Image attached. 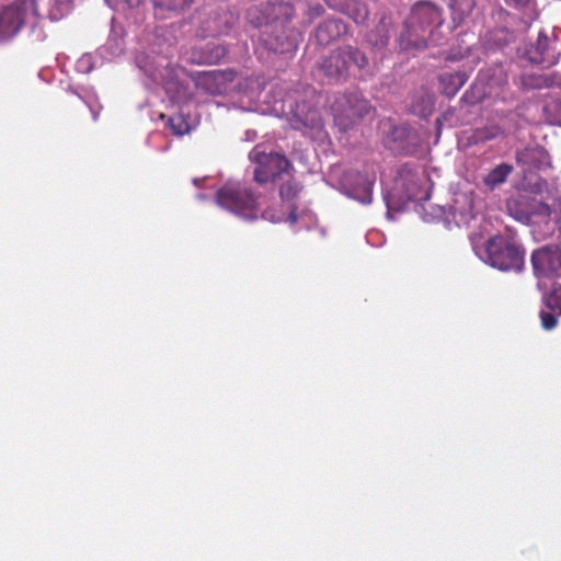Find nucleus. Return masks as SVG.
I'll use <instances>...</instances> for the list:
<instances>
[{
  "label": "nucleus",
  "instance_id": "nucleus-26",
  "mask_svg": "<svg viewBox=\"0 0 561 561\" xmlns=\"http://www.w3.org/2000/svg\"><path fill=\"white\" fill-rule=\"evenodd\" d=\"M550 215L551 213L545 216V218L534 220L530 225L533 227V233L538 240H546L553 237L558 228L557 221L551 219Z\"/></svg>",
  "mask_w": 561,
  "mask_h": 561
},
{
  "label": "nucleus",
  "instance_id": "nucleus-4",
  "mask_svg": "<svg viewBox=\"0 0 561 561\" xmlns=\"http://www.w3.org/2000/svg\"><path fill=\"white\" fill-rule=\"evenodd\" d=\"M256 10L250 9L248 18L255 27L265 26L263 42L266 48L277 54L291 53L296 48V38L285 31V23L294 15V7L288 2L271 3L268 13L254 18Z\"/></svg>",
  "mask_w": 561,
  "mask_h": 561
},
{
  "label": "nucleus",
  "instance_id": "nucleus-35",
  "mask_svg": "<svg viewBox=\"0 0 561 561\" xmlns=\"http://www.w3.org/2000/svg\"><path fill=\"white\" fill-rule=\"evenodd\" d=\"M193 0H152L154 7L165 10H182L190 5Z\"/></svg>",
  "mask_w": 561,
  "mask_h": 561
},
{
  "label": "nucleus",
  "instance_id": "nucleus-38",
  "mask_svg": "<svg viewBox=\"0 0 561 561\" xmlns=\"http://www.w3.org/2000/svg\"><path fill=\"white\" fill-rule=\"evenodd\" d=\"M106 49H108L112 56H118L124 50L123 39L118 37H110L106 45Z\"/></svg>",
  "mask_w": 561,
  "mask_h": 561
},
{
  "label": "nucleus",
  "instance_id": "nucleus-29",
  "mask_svg": "<svg viewBox=\"0 0 561 561\" xmlns=\"http://www.w3.org/2000/svg\"><path fill=\"white\" fill-rule=\"evenodd\" d=\"M73 93L78 95V98L81 99L83 103L90 108L93 119L96 121L101 106L99 105V101L94 91L89 89H80L73 90Z\"/></svg>",
  "mask_w": 561,
  "mask_h": 561
},
{
  "label": "nucleus",
  "instance_id": "nucleus-5",
  "mask_svg": "<svg viewBox=\"0 0 561 561\" xmlns=\"http://www.w3.org/2000/svg\"><path fill=\"white\" fill-rule=\"evenodd\" d=\"M476 254L485 264L501 272L519 273L525 266V250L513 236L495 234L484 245L474 248Z\"/></svg>",
  "mask_w": 561,
  "mask_h": 561
},
{
  "label": "nucleus",
  "instance_id": "nucleus-11",
  "mask_svg": "<svg viewBox=\"0 0 561 561\" xmlns=\"http://www.w3.org/2000/svg\"><path fill=\"white\" fill-rule=\"evenodd\" d=\"M517 56L530 65L549 68L559 62L560 54L556 51L554 43L540 31L536 39L525 41L517 47Z\"/></svg>",
  "mask_w": 561,
  "mask_h": 561
},
{
  "label": "nucleus",
  "instance_id": "nucleus-19",
  "mask_svg": "<svg viewBox=\"0 0 561 561\" xmlns=\"http://www.w3.org/2000/svg\"><path fill=\"white\" fill-rule=\"evenodd\" d=\"M327 5L335 11L346 14L356 24H365L369 16V11L365 3L359 0H324Z\"/></svg>",
  "mask_w": 561,
  "mask_h": 561
},
{
  "label": "nucleus",
  "instance_id": "nucleus-16",
  "mask_svg": "<svg viewBox=\"0 0 561 561\" xmlns=\"http://www.w3.org/2000/svg\"><path fill=\"white\" fill-rule=\"evenodd\" d=\"M388 141L391 144V150L403 154H413L420 145V137L413 128L398 125L390 129Z\"/></svg>",
  "mask_w": 561,
  "mask_h": 561
},
{
  "label": "nucleus",
  "instance_id": "nucleus-13",
  "mask_svg": "<svg viewBox=\"0 0 561 561\" xmlns=\"http://www.w3.org/2000/svg\"><path fill=\"white\" fill-rule=\"evenodd\" d=\"M370 107L369 102L359 92H348L336 101L334 116L344 128H347L356 119L367 115Z\"/></svg>",
  "mask_w": 561,
  "mask_h": 561
},
{
  "label": "nucleus",
  "instance_id": "nucleus-22",
  "mask_svg": "<svg viewBox=\"0 0 561 561\" xmlns=\"http://www.w3.org/2000/svg\"><path fill=\"white\" fill-rule=\"evenodd\" d=\"M347 33V25L341 19H328L316 28L318 44L324 46Z\"/></svg>",
  "mask_w": 561,
  "mask_h": 561
},
{
  "label": "nucleus",
  "instance_id": "nucleus-40",
  "mask_svg": "<svg viewBox=\"0 0 561 561\" xmlns=\"http://www.w3.org/2000/svg\"><path fill=\"white\" fill-rule=\"evenodd\" d=\"M507 5L516 9H530L535 4V0H505Z\"/></svg>",
  "mask_w": 561,
  "mask_h": 561
},
{
  "label": "nucleus",
  "instance_id": "nucleus-43",
  "mask_svg": "<svg viewBox=\"0 0 561 561\" xmlns=\"http://www.w3.org/2000/svg\"><path fill=\"white\" fill-rule=\"evenodd\" d=\"M197 198H198L199 201H205V199H207V195H206V194H204V193H199V194H197Z\"/></svg>",
  "mask_w": 561,
  "mask_h": 561
},
{
  "label": "nucleus",
  "instance_id": "nucleus-2",
  "mask_svg": "<svg viewBox=\"0 0 561 561\" xmlns=\"http://www.w3.org/2000/svg\"><path fill=\"white\" fill-rule=\"evenodd\" d=\"M300 187L298 183L288 181L280 185L279 196L282 208L279 210L266 209L261 211L259 208V196H256L249 186L240 182H227L216 193V204L240 217L244 220H255L261 213V217L272 222L298 224L300 228L309 229L316 221L314 215L309 210H298L295 198Z\"/></svg>",
  "mask_w": 561,
  "mask_h": 561
},
{
  "label": "nucleus",
  "instance_id": "nucleus-24",
  "mask_svg": "<svg viewBox=\"0 0 561 561\" xmlns=\"http://www.w3.org/2000/svg\"><path fill=\"white\" fill-rule=\"evenodd\" d=\"M512 172V164L505 162L500 163L488 172V174L483 178V183L490 190H495L496 187L506 182L508 175Z\"/></svg>",
  "mask_w": 561,
  "mask_h": 561
},
{
  "label": "nucleus",
  "instance_id": "nucleus-12",
  "mask_svg": "<svg viewBox=\"0 0 561 561\" xmlns=\"http://www.w3.org/2000/svg\"><path fill=\"white\" fill-rule=\"evenodd\" d=\"M506 209L512 218L528 226L551 213L547 204L526 194H517L508 198Z\"/></svg>",
  "mask_w": 561,
  "mask_h": 561
},
{
  "label": "nucleus",
  "instance_id": "nucleus-1",
  "mask_svg": "<svg viewBox=\"0 0 561 561\" xmlns=\"http://www.w3.org/2000/svg\"><path fill=\"white\" fill-rule=\"evenodd\" d=\"M172 51L173 48L169 45L165 50L151 47L138 53L135 62L142 73L144 85L150 90L161 88L170 103L180 107L178 113L168 118V127L173 135L183 136L192 129V123L184 111L192 93L187 85V73L183 67L172 61Z\"/></svg>",
  "mask_w": 561,
  "mask_h": 561
},
{
  "label": "nucleus",
  "instance_id": "nucleus-23",
  "mask_svg": "<svg viewBox=\"0 0 561 561\" xmlns=\"http://www.w3.org/2000/svg\"><path fill=\"white\" fill-rule=\"evenodd\" d=\"M438 80L440 92L448 98H453L467 82L468 75L466 71L444 72L439 76Z\"/></svg>",
  "mask_w": 561,
  "mask_h": 561
},
{
  "label": "nucleus",
  "instance_id": "nucleus-3",
  "mask_svg": "<svg viewBox=\"0 0 561 561\" xmlns=\"http://www.w3.org/2000/svg\"><path fill=\"white\" fill-rule=\"evenodd\" d=\"M443 24L442 11L430 1H420L413 5L399 35L402 49H422L428 45H438V27Z\"/></svg>",
  "mask_w": 561,
  "mask_h": 561
},
{
  "label": "nucleus",
  "instance_id": "nucleus-36",
  "mask_svg": "<svg viewBox=\"0 0 561 561\" xmlns=\"http://www.w3.org/2000/svg\"><path fill=\"white\" fill-rule=\"evenodd\" d=\"M144 0H105L106 4L116 11L126 8H135L142 3Z\"/></svg>",
  "mask_w": 561,
  "mask_h": 561
},
{
  "label": "nucleus",
  "instance_id": "nucleus-45",
  "mask_svg": "<svg viewBox=\"0 0 561 561\" xmlns=\"http://www.w3.org/2000/svg\"><path fill=\"white\" fill-rule=\"evenodd\" d=\"M161 119H164L165 115L164 114H160L159 116Z\"/></svg>",
  "mask_w": 561,
  "mask_h": 561
},
{
  "label": "nucleus",
  "instance_id": "nucleus-42",
  "mask_svg": "<svg viewBox=\"0 0 561 561\" xmlns=\"http://www.w3.org/2000/svg\"><path fill=\"white\" fill-rule=\"evenodd\" d=\"M535 150H525L524 152H520L517 154V161L518 162H526L527 159L534 158L536 156Z\"/></svg>",
  "mask_w": 561,
  "mask_h": 561
},
{
  "label": "nucleus",
  "instance_id": "nucleus-20",
  "mask_svg": "<svg viewBox=\"0 0 561 561\" xmlns=\"http://www.w3.org/2000/svg\"><path fill=\"white\" fill-rule=\"evenodd\" d=\"M543 304L548 311H540L541 325L549 331L556 328L557 317L561 316V286L554 287L550 294L543 296Z\"/></svg>",
  "mask_w": 561,
  "mask_h": 561
},
{
  "label": "nucleus",
  "instance_id": "nucleus-33",
  "mask_svg": "<svg viewBox=\"0 0 561 561\" xmlns=\"http://www.w3.org/2000/svg\"><path fill=\"white\" fill-rule=\"evenodd\" d=\"M545 111L551 124L561 126V98L548 102L545 105Z\"/></svg>",
  "mask_w": 561,
  "mask_h": 561
},
{
  "label": "nucleus",
  "instance_id": "nucleus-44",
  "mask_svg": "<svg viewBox=\"0 0 561 561\" xmlns=\"http://www.w3.org/2000/svg\"><path fill=\"white\" fill-rule=\"evenodd\" d=\"M203 180H199V179H193V184L195 186H199V183L202 182Z\"/></svg>",
  "mask_w": 561,
  "mask_h": 561
},
{
  "label": "nucleus",
  "instance_id": "nucleus-30",
  "mask_svg": "<svg viewBox=\"0 0 561 561\" xmlns=\"http://www.w3.org/2000/svg\"><path fill=\"white\" fill-rule=\"evenodd\" d=\"M504 135V130L497 125H490L483 128L477 129L473 133L474 142H486Z\"/></svg>",
  "mask_w": 561,
  "mask_h": 561
},
{
  "label": "nucleus",
  "instance_id": "nucleus-10",
  "mask_svg": "<svg viewBox=\"0 0 561 561\" xmlns=\"http://www.w3.org/2000/svg\"><path fill=\"white\" fill-rule=\"evenodd\" d=\"M249 159L256 164L254 180L262 184L274 181L277 176L287 172L289 161L284 154L267 150L265 145H256L249 153Z\"/></svg>",
  "mask_w": 561,
  "mask_h": 561
},
{
  "label": "nucleus",
  "instance_id": "nucleus-21",
  "mask_svg": "<svg viewBox=\"0 0 561 561\" xmlns=\"http://www.w3.org/2000/svg\"><path fill=\"white\" fill-rule=\"evenodd\" d=\"M393 34V19L382 15L377 25L366 34V42L373 48H383L388 45Z\"/></svg>",
  "mask_w": 561,
  "mask_h": 561
},
{
  "label": "nucleus",
  "instance_id": "nucleus-15",
  "mask_svg": "<svg viewBox=\"0 0 561 561\" xmlns=\"http://www.w3.org/2000/svg\"><path fill=\"white\" fill-rule=\"evenodd\" d=\"M26 1L12 4L0 12V44L13 38L21 30L26 10Z\"/></svg>",
  "mask_w": 561,
  "mask_h": 561
},
{
  "label": "nucleus",
  "instance_id": "nucleus-7",
  "mask_svg": "<svg viewBox=\"0 0 561 561\" xmlns=\"http://www.w3.org/2000/svg\"><path fill=\"white\" fill-rule=\"evenodd\" d=\"M274 111L283 115L290 127L309 137H319L323 130V122L319 111L295 94H287L276 101Z\"/></svg>",
  "mask_w": 561,
  "mask_h": 561
},
{
  "label": "nucleus",
  "instance_id": "nucleus-32",
  "mask_svg": "<svg viewBox=\"0 0 561 561\" xmlns=\"http://www.w3.org/2000/svg\"><path fill=\"white\" fill-rule=\"evenodd\" d=\"M208 51V55L205 57V61L209 64H217L221 61L227 56V48L224 45L215 44L209 42L205 47Z\"/></svg>",
  "mask_w": 561,
  "mask_h": 561
},
{
  "label": "nucleus",
  "instance_id": "nucleus-41",
  "mask_svg": "<svg viewBox=\"0 0 561 561\" xmlns=\"http://www.w3.org/2000/svg\"><path fill=\"white\" fill-rule=\"evenodd\" d=\"M324 13V8L320 3L312 4L308 8V16L310 20H313L316 18H319Z\"/></svg>",
  "mask_w": 561,
  "mask_h": 561
},
{
  "label": "nucleus",
  "instance_id": "nucleus-6",
  "mask_svg": "<svg viewBox=\"0 0 561 561\" xmlns=\"http://www.w3.org/2000/svg\"><path fill=\"white\" fill-rule=\"evenodd\" d=\"M427 176L419 167L403 164L394 180L392 190L383 194L388 210H400L411 201H423L428 194L423 190Z\"/></svg>",
  "mask_w": 561,
  "mask_h": 561
},
{
  "label": "nucleus",
  "instance_id": "nucleus-17",
  "mask_svg": "<svg viewBox=\"0 0 561 561\" xmlns=\"http://www.w3.org/2000/svg\"><path fill=\"white\" fill-rule=\"evenodd\" d=\"M197 90L210 95H220L227 92L228 77L221 71L199 72L194 78Z\"/></svg>",
  "mask_w": 561,
  "mask_h": 561
},
{
  "label": "nucleus",
  "instance_id": "nucleus-34",
  "mask_svg": "<svg viewBox=\"0 0 561 561\" xmlns=\"http://www.w3.org/2000/svg\"><path fill=\"white\" fill-rule=\"evenodd\" d=\"M554 80L550 76H534L525 80L524 84L528 89H543L553 85Z\"/></svg>",
  "mask_w": 561,
  "mask_h": 561
},
{
  "label": "nucleus",
  "instance_id": "nucleus-39",
  "mask_svg": "<svg viewBox=\"0 0 561 561\" xmlns=\"http://www.w3.org/2000/svg\"><path fill=\"white\" fill-rule=\"evenodd\" d=\"M234 16L232 14H225V22L224 25H218L215 28L210 30L213 34H224L227 33L228 30L233 25L234 23Z\"/></svg>",
  "mask_w": 561,
  "mask_h": 561
},
{
  "label": "nucleus",
  "instance_id": "nucleus-18",
  "mask_svg": "<svg viewBox=\"0 0 561 561\" xmlns=\"http://www.w3.org/2000/svg\"><path fill=\"white\" fill-rule=\"evenodd\" d=\"M449 216L456 226H468L476 217L472 197L466 193L456 194L449 206Z\"/></svg>",
  "mask_w": 561,
  "mask_h": 561
},
{
  "label": "nucleus",
  "instance_id": "nucleus-37",
  "mask_svg": "<svg viewBox=\"0 0 561 561\" xmlns=\"http://www.w3.org/2000/svg\"><path fill=\"white\" fill-rule=\"evenodd\" d=\"M94 68L93 56L82 55L76 62V69L81 73H89Z\"/></svg>",
  "mask_w": 561,
  "mask_h": 561
},
{
  "label": "nucleus",
  "instance_id": "nucleus-27",
  "mask_svg": "<svg viewBox=\"0 0 561 561\" xmlns=\"http://www.w3.org/2000/svg\"><path fill=\"white\" fill-rule=\"evenodd\" d=\"M434 108V96L428 92H422L413 98L411 110L414 114L426 117Z\"/></svg>",
  "mask_w": 561,
  "mask_h": 561
},
{
  "label": "nucleus",
  "instance_id": "nucleus-25",
  "mask_svg": "<svg viewBox=\"0 0 561 561\" xmlns=\"http://www.w3.org/2000/svg\"><path fill=\"white\" fill-rule=\"evenodd\" d=\"M451 12L454 23L459 24L474 8L473 0H444Z\"/></svg>",
  "mask_w": 561,
  "mask_h": 561
},
{
  "label": "nucleus",
  "instance_id": "nucleus-8",
  "mask_svg": "<svg viewBox=\"0 0 561 561\" xmlns=\"http://www.w3.org/2000/svg\"><path fill=\"white\" fill-rule=\"evenodd\" d=\"M368 65L369 60L364 51L358 47L344 45L322 58L319 69L331 80L344 81L351 76L352 68L363 71Z\"/></svg>",
  "mask_w": 561,
  "mask_h": 561
},
{
  "label": "nucleus",
  "instance_id": "nucleus-14",
  "mask_svg": "<svg viewBox=\"0 0 561 561\" xmlns=\"http://www.w3.org/2000/svg\"><path fill=\"white\" fill-rule=\"evenodd\" d=\"M530 262L534 275L540 277H561V247L545 245L531 252Z\"/></svg>",
  "mask_w": 561,
  "mask_h": 561
},
{
  "label": "nucleus",
  "instance_id": "nucleus-31",
  "mask_svg": "<svg viewBox=\"0 0 561 561\" xmlns=\"http://www.w3.org/2000/svg\"><path fill=\"white\" fill-rule=\"evenodd\" d=\"M486 96V90L483 84L474 82L471 87L462 94L461 102L469 105H474Z\"/></svg>",
  "mask_w": 561,
  "mask_h": 561
},
{
  "label": "nucleus",
  "instance_id": "nucleus-28",
  "mask_svg": "<svg viewBox=\"0 0 561 561\" xmlns=\"http://www.w3.org/2000/svg\"><path fill=\"white\" fill-rule=\"evenodd\" d=\"M73 9V0H49V19L59 21Z\"/></svg>",
  "mask_w": 561,
  "mask_h": 561
},
{
  "label": "nucleus",
  "instance_id": "nucleus-9",
  "mask_svg": "<svg viewBox=\"0 0 561 561\" xmlns=\"http://www.w3.org/2000/svg\"><path fill=\"white\" fill-rule=\"evenodd\" d=\"M376 175L374 172H360L355 169H347L336 178L337 190L362 205H369L373 202L374 185Z\"/></svg>",
  "mask_w": 561,
  "mask_h": 561
}]
</instances>
